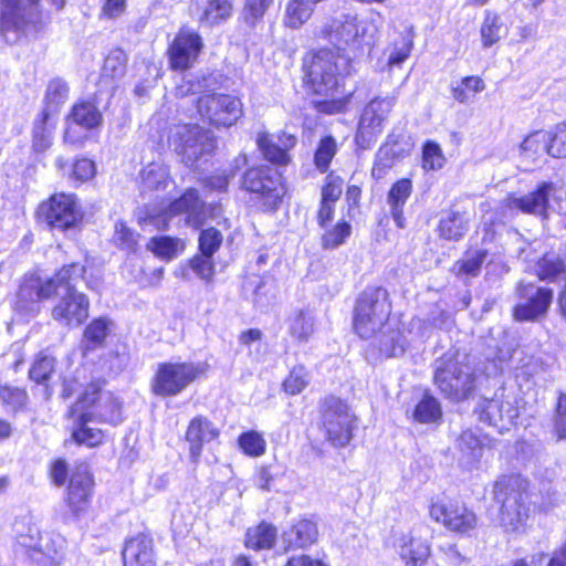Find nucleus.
<instances>
[{"mask_svg":"<svg viewBox=\"0 0 566 566\" xmlns=\"http://www.w3.org/2000/svg\"><path fill=\"white\" fill-rule=\"evenodd\" d=\"M85 268L78 263L63 266L56 272L55 285L59 286L60 296L53 306L51 316L61 326L76 328L88 317L90 301L87 296L75 289L76 282L84 279Z\"/></svg>","mask_w":566,"mask_h":566,"instance_id":"f257e3e1","label":"nucleus"},{"mask_svg":"<svg viewBox=\"0 0 566 566\" xmlns=\"http://www.w3.org/2000/svg\"><path fill=\"white\" fill-rule=\"evenodd\" d=\"M349 59L338 51L323 48L303 59L304 78L314 94L334 97L343 75L349 74Z\"/></svg>","mask_w":566,"mask_h":566,"instance_id":"f03ea898","label":"nucleus"},{"mask_svg":"<svg viewBox=\"0 0 566 566\" xmlns=\"http://www.w3.org/2000/svg\"><path fill=\"white\" fill-rule=\"evenodd\" d=\"M377 31L374 17L358 21L356 17L342 15L321 25L316 36L328 41L340 52L346 48L359 50L363 45H371Z\"/></svg>","mask_w":566,"mask_h":566,"instance_id":"7ed1b4c3","label":"nucleus"},{"mask_svg":"<svg viewBox=\"0 0 566 566\" xmlns=\"http://www.w3.org/2000/svg\"><path fill=\"white\" fill-rule=\"evenodd\" d=\"M390 315L388 292L382 287H368L357 298L354 329L361 338L378 335Z\"/></svg>","mask_w":566,"mask_h":566,"instance_id":"20e7f679","label":"nucleus"},{"mask_svg":"<svg viewBox=\"0 0 566 566\" xmlns=\"http://www.w3.org/2000/svg\"><path fill=\"white\" fill-rule=\"evenodd\" d=\"M43 22L39 0H1L0 32L9 43L35 32Z\"/></svg>","mask_w":566,"mask_h":566,"instance_id":"39448f33","label":"nucleus"},{"mask_svg":"<svg viewBox=\"0 0 566 566\" xmlns=\"http://www.w3.org/2000/svg\"><path fill=\"white\" fill-rule=\"evenodd\" d=\"M433 379L441 394L454 401L467 399L475 388L473 367L451 357L436 363Z\"/></svg>","mask_w":566,"mask_h":566,"instance_id":"423d86ee","label":"nucleus"},{"mask_svg":"<svg viewBox=\"0 0 566 566\" xmlns=\"http://www.w3.org/2000/svg\"><path fill=\"white\" fill-rule=\"evenodd\" d=\"M208 369L206 363L168 361L158 365L151 382L154 394L176 396L196 379L202 377Z\"/></svg>","mask_w":566,"mask_h":566,"instance_id":"0eeeda50","label":"nucleus"},{"mask_svg":"<svg viewBox=\"0 0 566 566\" xmlns=\"http://www.w3.org/2000/svg\"><path fill=\"white\" fill-rule=\"evenodd\" d=\"M505 205L524 213L542 216L547 219L551 212L566 217V190L551 182H543L535 191L523 197H509Z\"/></svg>","mask_w":566,"mask_h":566,"instance_id":"6e6552de","label":"nucleus"},{"mask_svg":"<svg viewBox=\"0 0 566 566\" xmlns=\"http://www.w3.org/2000/svg\"><path fill=\"white\" fill-rule=\"evenodd\" d=\"M357 418L348 405L335 397L325 399L322 411V429L335 447H345L353 437Z\"/></svg>","mask_w":566,"mask_h":566,"instance_id":"1a4fd4ad","label":"nucleus"},{"mask_svg":"<svg viewBox=\"0 0 566 566\" xmlns=\"http://www.w3.org/2000/svg\"><path fill=\"white\" fill-rule=\"evenodd\" d=\"M395 103L394 96L375 97L365 106L355 136L358 147L368 149L377 142Z\"/></svg>","mask_w":566,"mask_h":566,"instance_id":"9d476101","label":"nucleus"},{"mask_svg":"<svg viewBox=\"0 0 566 566\" xmlns=\"http://www.w3.org/2000/svg\"><path fill=\"white\" fill-rule=\"evenodd\" d=\"M197 111L209 124L230 127L242 116V104L232 95L205 94L197 101Z\"/></svg>","mask_w":566,"mask_h":566,"instance_id":"9b49d317","label":"nucleus"},{"mask_svg":"<svg viewBox=\"0 0 566 566\" xmlns=\"http://www.w3.org/2000/svg\"><path fill=\"white\" fill-rule=\"evenodd\" d=\"M175 150L187 165H193L201 156L214 148V140L209 132L198 125H182L174 134Z\"/></svg>","mask_w":566,"mask_h":566,"instance_id":"f8f14e48","label":"nucleus"},{"mask_svg":"<svg viewBox=\"0 0 566 566\" xmlns=\"http://www.w3.org/2000/svg\"><path fill=\"white\" fill-rule=\"evenodd\" d=\"M243 186L248 191L259 195L268 209H275L285 193L282 176L269 167L249 169Z\"/></svg>","mask_w":566,"mask_h":566,"instance_id":"ddd939ff","label":"nucleus"},{"mask_svg":"<svg viewBox=\"0 0 566 566\" xmlns=\"http://www.w3.org/2000/svg\"><path fill=\"white\" fill-rule=\"evenodd\" d=\"M515 484H517V479L509 478L495 485V496L502 502L500 520L506 531H517L527 518L528 513L524 503V494L512 489Z\"/></svg>","mask_w":566,"mask_h":566,"instance_id":"4468645a","label":"nucleus"},{"mask_svg":"<svg viewBox=\"0 0 566 566\" xmlns=\"http://www.w3.org/2000/svg\"><path fill=\"white\" fill-rule=\"evenodd\" d=\"M203 203L198 197L195 189H188L179 199L160 208V210L149 211L148 219L156 226L166 228L168 220L178 214L187 216V223L193 228H198L203 222L202 217Z\"/></svg>","mask_w":566,"mask_h":566,"instance_id":"2eb2a0df","label":"nucleus"},{"mask_svg":"<svg viewBox=\"0 0 566 566\" xmlns=\"http://www.w3.org/2000/svg\"><path fill=\"white\" fill-rule=\"evenodd\" d=\"M201 35L190 29L182 28L168 49L169 65L175 71L191 69L203 50Z\"/></svg>","mask_w":566,"mask_h":566,"instance_id":"dca6fc26","label":"nucleus"},{"mask_svg":"<svg viewBox=\"0 0 566 566\" xmlns=\"http://www.w3.org/2000/svg\"><path fill=\"white\" fill-rule=\"evenodd\" d=\"M101 420L118 423L122 420V402L111 391H102L97 382L90 384L76 401Z\"/></svg>","mask_w":566,"mask_h":566,"instance_id":"f3484780","label":"nucleus"},{"mask_svg":"<svg viewBox=\"0 0 566 566\" xmlns=\"http://www.w3.org/2000/svg\"><path fill=\"white\" fill-rule=\"evenodd\" d=\"M49 226L60 230L74 228L82 219L76 198L71 193H55L41 206Z\"/></svg>","mask_w":566,"mask_h":566,"instance_id":"a211bd4d","label":"nucleus"},{"mask_svg":"<svg viewBox=\"0 0 566 566\" xmlns=\"http://www.w3.org/2000/svg\"><path fill=\"white\" fill-rule=\"evenodd\" d=\"M429 515L453 533L467 534L478 525L475 514L457 503L434 502L430 506Z\"/></svg>","mask_w":566,"mask_h":566,"instance_id":"6ab92c4d","label":"nucleus"},{"mask_svg":"<svg viewBox=\"0 0 566 566\" xmlns=\"http://www.w3.org/2000/svg\"><path fill=\"white\" fill-rule=\"evenodd\" d=\"M520 302L514 307V317L517 321H534L543 316L553 300V292L546 287L533 284L518 287Z\"/></svg>","mask_w":566,"mask_h":566,"instance_id":"aec40b11","label":"nucleus"},{"mask_svg":"<svg viewBox=\"0 0 566 566\" xmlns=\"http://www.w3.org/2000/svg\"><path fill=\"white\" fill-rule=\"evenodd\" d=\"M479 413L482 421L496 427L502 432L509 430L514 423L518 417V409L513 397L502 395L483 400Z\"/></svg>","mask_w":566,"mask_h":566,"instance_id":"412c9836","label":"nucleus"},{"mask_svg":"<svg viewBox=\"0 0 566 566\" xmlns=\"http://www.w3.org/2000/svg\"><path fill=\"white\" fill-rule=\"evenodd\" d=\"M72 420L71 438L77 444L94 448L104 440V432L94 426L95 417L81 403H75L67 413Z\"/></svg>","mask_w":566,"mask_h":566,"instance_id":"4be33fe9","label":"nucleus"},{"mask_svg":"<svg viewBox=\"0 0 566 566\" xmlns=\"http://www.w3.org/2000/svg\"><path fill=\"white\" fill-rule=\"evenodd\" d=\"M392 546L406 566H420L430 555V544L417 528L395 534Z\"/></svg>","mask_w":566,"mask_h":566,"instance_id":"5701e85b","label":"nucleus"},{"mask_svg":"<svg viewBox=\"0 0 566 566\" xmlns=\"http://www.w3.org/2000/svg\"><path fill=\"white\" fill-rule=\"evenodd\" d=\"M93 486L94 481L88 465L86 463L77 464L71 475L66 499L67 505L74 514L78 515L87 509Z\"/></svg>","mask_w":566,"mask_h":566,"instance_id":"b1692460","label":"nucleus"},{"mask_svg":"<svg viewBox=\"0 0 566 566\" xmlns=\"http://www.w3.org/2000/svg\"><path fill=\"white\" fill-rule=\"evenodd\" d=\"M55 282L56 274L46 281H42L40 277L25 279L18 292L17 307L22 311H32L39 301L50 298L59 293L60 285H55Z\"/></svg>","mask_w":566,"mask_h":566,"instance_id":"393cba45","label":"nucleus"},{"mask_svg":"<svg viewBox=\"0 0 566 566\" xmlns=\"http://www.w3.org/2000/svg\"><path fill=\"white\" fill-rule=\"evenodd\" d=\"M232 0H191L190 15L200 24L218 25L232 15Z\"/></svg>","mask_w":566,"mask_h":566,"instance_id":"a878e982","label":"nucleus"},{"mask_svg":"<svg viewBox=\"0 0 566 566\" xmlns=\"http://www.w3.org/2000/svg\"><path fill=\"white\" fill-rule=\"evenodd\" d=\"M66 542L56 534L44 533L29 557L42 566H61L65 559Z\"/></svg>","mask_w":566,"mask_h":566,"instance_id":"bb28decb","label":"nucleus"},{"mask_svg":"<svg viewBox=\"0 0 566 566\" xmlns=\"http://www.w3.org/2000/svg\"><path fill=\"white\" fill-rule=\"evenodd\" d=\"M57 124L55 106H44L35 117L32 128V148L36 153H45L53 145L54 132Z\"/></svg>","mask_w":566,"mask_h":566,"instance_id":"cd10ccee","label":"nucleus"},{"mask_svg":"<svg viewBox=\"0 0 566 566\" xmlns=\"http://www.w3.org/2000/svg\"><path fill=\"white\" fill-rule=\"evenodd\" d=\"M219 437V430L205 417H196L188 426L186 440L189 442L190 458L198 462L206 443Z\"/></svg>","mask_w":566,"mask_h":566,"instance_id":"c85d7f7f","label":"nucleus"},{"mask_svg":"<svg viewBox=\"0 0 566 566\" xmlns=\"http://www.w3.org/2000/svg\"><path fill=\"white\" fill-rule=\"evenodd\" d=\"M124 566H156L153 541L138 535L126 542L123 551Z\"/></svg>","mask_w":566,"mask_h":566,"instance_id":"c756f323","label":"nucleus"},{"mask_svg":"<svg viewBox=\"0 0 566 566\" xmlns=\"http://www.w3.org/2000/svg\"><path fill=\"white\" fill-rule=\"evenodd\" d=\"M318 535L317 526L310 520L296 522L289 531L282 535L284 552L294 548H304L313 544Z\"/></svg>","mask_w":566,"mask_h":566,"instance_id":"7c9ffc66","label":"nucleus"},{"mask_svg":"<svg viewBox=\"0 0 566 566\" xmlns=\"http://www.w3.org/2000/svg\"><path fill=\"white\" fill-rule=\"evenodd\" d=\"M412 191L411 180L402 178L396 181L387 196V202L390 207V213L398 228H405L403 206Z\"/></svg>","mask_w":566,"mask_h":566,"instance_id":"2f4dec72","label":"nucleus"},{"mask_svg":"<svg viewBox=\"0 0 566 566\" xmlns=\"http://www.w3.org/2000/svg\"><path fill=\"white\" fill-rule=\"evenodd\" d=\"M172 185L169 170L163 163H150L140 171V189L144 192L158 191Z\"/></svg>","mask_w":566,"mask_h":566,"instance_id":"473e14b6","label":"nucleus"},{"mask_svg":"<svg viewBox=\"0 0 566 566\" xmlns=\"http://www.w3.org/2000/svg\"><path fill=\"white\" fill-rule=\"evenodd\" d=\"M469 230V218L464 212L446 211L439 221V235L447 240H460Z\"/></svg>","mask_w":566,"mask_h":566,"instance_id":"72a5a7b5","label":"nucleus"},{"mask_svg":"<svg viewBox=\"0 0 566 566\" xmlns=\"http://www.w3.org/2000/svg\"><path fill=\"white\" fill-rule=\"evenodd\" d=\"M552 133L536 130L526 136L520 145L521 155L527 159L535 160L545 154L552 156Z\"/></svg>","mask_w":566,"mask_h":566,"instance_id":"f704fd0d","label":"nucleus"},{"mask_svg":"<svg viewBox=\"0 0 566 566\" xmlns=\"http://www.w3.org/2000/svg\"><path fill=\"white\" fill-rule=\"evenodd\" d=\"M289 334L297 342H307L315 332V317L308 310H298L287 318Z\"/></svg>","mask_w":566,"mask_h":566,"instance_id":"c9c22d12","label":"nucleus"},{"mask_svg":"<svg viewBox=\"0 0 566 566\" xmlns=\"http://www.w3.org/2000/svg\"><path fill=\"white\" fill-rule=\"evenodd\" d=\"M313 2L310 0H289L283 15V24L289 29H300L314 12Z\"/></svg>","mask_w":566,"mask_h":566,"instance_id":"e433bc0d","label":"nucleus"},{"mask_svg":"<svg viewBox=\"0 0 566 566\" xmlns=\"http://www.w3.org/2000/svg\"><path fill=\"white\" fill-rule=\"evenodd\" d=\"M485 82L480 76H464L451 84V95L460 104L472 103L475 96L485 90Z\"/></svg>","mask_w":566,"mask_h":566,"instance_id":"4c0bfd02","label":"nucleus"},{"mask_svg":"<svg viewBox=\"0 0 566 566\" xmlns=\"http://www.w3.org/2000/svg\"><path fill=\"white\" fill-rule=\"evenodd\" d=\"M147 249L164 260H171L185 250V242L179 238L154 237L147 243Z\"/></svg>","mask_w":566,"mask_h":566,"instance_id":"58836bf2","label":"nucleus"},{"mask_svg":"<svg viewBox=\"0 0 566 566\" xmlns=\"http://www.w3.org/2000/svg\"><path fill=\"white\" fill-rule=\"evenodd\" d=\"M70 117L81 127L86 129L97 128L102 122L103 116L98 108L91 102H81L73 106Z\"/></svg>","mask_w":566,"mask_h":566,"instance_id":"ea45409f","label":"nucleus"},{"mask_svg":"<svg viewBox=\"0 0 566 566\" xmlns=\"http://www.w3.org/2000/svg\"><path fill=\"white\" fill-rule=\"evenodd\" d=\"M55 166L63 175L69 174L73 179L81 182L90 180L96 174L94 161L87 158L75 160L70 168L67 161L63 157H59L55 160Z\"/></svg>","mask_w":566,"mask_h":566,"instance_id":"a19ab883","label":"nucleus"},{"mask_svg":"<svg viewBox=\"0 0 566 566\" xmlns=\"http://www.w3.org/2000/svg\"><path fill=\"white\" fill-rule=\"evenodd\" d=\"M275 539V527L266 523H261L248 530L245 544L253 549H268L273 546Z\"/></svg>","mask_w":566,"mask_h":566,"instance_id":"79ce46f5","label":"nucleus"},{"mask_svg":"<svg viewBox=\"0 0 566 566\" xmlns=\"http://www.w3.org/2000/svg\"><path fill=\"white\" fill-rule=\"evenodd\" d=\"M14 534L18 545L21 546L29 555L44 533H41L39 526L35 523L22 520L15 522Z\"/></svg>","mask_w":566,"mask_h":566,"instance_id":"37998d69","label":"nucleus"},{"mask_svg":"<svg viewBox=\"0 0 566 566\" xmlns=\"http://www.w3.org/2000/svg\"><path fill=\"white\" fill-rule=\"evenodd\" d=\"M566 264L556 253L549 252L543 255L535 265V273L541 280H549L564 273Z\"/></svg>","mask_w":566,"mask_h":566,"instance_id":"c03bdc74","label":"nucleus"},{"mask_svg":"<svg viewBox=\"0 0 566 566\" xmlns=\"http://www.w3.org/2000/svg\"><path fill=\"white\" fill-rule=\"evenodd\" d=\"M442 416L440 402L430 395H424L417 403L413 411V419L421 423H430L439 420Z\"/></svg>","mask_w":566,"mask_h":566,"instance_id":"a18cd8bd","label":"nucleus"},{"mask_svg":"<svg viewBox=\"0 0 566 566\" xmlns=\"http://www.w3.org/2000/svg\"><path fill=\"white\" fill-rule=\"evenodd\" d=\"M484 447V440L473 431L465 430L461 433L459 439V449L468 462H475L479 460L483 454Z\"/></svg>","mask_w":566,"mask_h":566,"instance_id":"49530a36","label":"nucleus"},{"mask_svg":"<svg viewBox=\"0 0 566 566\" xmlns=\"http://www.w3.org/2000/svg\"><path fill=\"white\" fill-rule=\"evenodd\" d=\"M321 244L326 250L336 249L344 244L352 233V226L347 221H338L335 226L324 228Z\"/></svg>","mask_w":566,"mask_h":566,"instance_id":"de8ad7c7","label":"nucleus"},{"mask_svg":"<svg viewBox=\"0 0 566 566\" xmlns=\"http://www.w3.org/2000/svg\"><path fill=\"white\" fill-rule=\"evenodd\" d=\"M398 153L396 151L394 145H390L389 140L386 142L376 154V159L371 171L373 177L376 179H381L386 175L387 170L395 165Z\"/></svg>","mask_w":566,"mask_h":566,"instance_id":"09e8293b","label":"nucleus"},{"mask_svg":"<svg viewBox=\"0 0 566 566\" xmlns=\"http://www.w3.org/2000/svg\"><path fill=\"white\" fill-rule=\"evenodd\" d=\"M127 57L122 50L112 51L105 59L102 69V77L117 80L126 72Z\"/></svg>","mask_w":566,"mask_h":566,"instance_id":"8fccbe9b","label":"nucleus"},{"mask_svg":"<svg viewBox=\"0 0 566 566\" xmlns=\"http://www.w3.org/2000/svg\"><path fill=\"white\" fill-rule=\"evenodd\" d=\"M505 33V28L500 18L495 14H488L481 27V39L483 48H491Z\"/></svg>","mask_w":566,"mask_h":566,"instance_id":"3c124183","label":"nucleus"},{"mask_svg":"<svg viewBox=\"0 0 566 566\" xmlns=\"http://www.w3.org/2000/svg\"><path fill=\"white\" fill-rule=\"evenodd\" d=\"M256 144L266 160L279 165H286L289 163L290 157L286 150L273 144L268 134L259 133Z\"/></svg>","mask_w":566,"mask_h":566,"instance_id":"603ef678","label":"nucleus"},{"mask_svg":"<svg viewBox=\"0 0 566 566\" xmlns=\"http://www.w3.org/2000/svg\"><path fill=\"white\" fill-rule=\"evenodd\" d=\"M336 153L337 144L335 138L332 136H326L322 138L314 156V163L316 168L321 172H325L328 169L329 164L334 156L336 155Z\"/></svg>","mask_w":566,"mask_h":566,"instance_id":"864d4df0","label":"nucleus"},{"mask_svg":"<svg viewBox=\"0 0 566 566\" xmlns=\"http://www.w3.org/2000/svg\"><path fill=\"white\" fill-rule=\"evenodd\" d=\"M54 368L55 359L40 354L29 370V377L38 384H45L54 373Z\"/></svg>","mask_w":566,"mask_h":566,"instance_id":"5fc2aeb1","label":"nucleus"},{"mask_svg":"<svg viewBox=\"0 0 566 566\" xmlns=\"http://www.w3.org/2000/svg\"><path fill=\"white\" fill-rule=\"evenodd\" d=\"M0 399L13 411H19L27 405L28 394L23 388L4 384L0 385Z\"/></svg>","mask_w":566,"mask_h":566,"instance_id":"6e6d98bb","label":"nucleus"},{"mask_svg":"<svg viewBox=\"0 0 566 566\" xmlns=\"http://www.w3.org/2000/svg\"><path fill=\"white\" fill-rule=\"evenodd\" d=\"M139 234L128 228L124 222H116L113 242L115 245L127 252H134L138 244Z\"/></svg>","mask_w":566,"mask_h":566,"instance_id":"4d7b16f0","label":"nucleus"},{"mask_svg":"<svg viewBox=\"0 0 566 566\" xmlns=\"http://www.w3.org/2000/svg\"><path fill=\"white\" fill-rule=\"evenodd\" d=\"M239 446L250 457H260L264 454L266 449L265 440L256 431L242 433L239 438Z\"/></svg>","mask_w":566,"mask_h":566,"instance_id":"13d9d810","label":"nucleus"},{"mask_svg":"<svg viewBox=\"0 0 566 566\" xmlns=\"http://www.w3.org/2000/svg\"><path fill=\"white\" fill-rule=\"evenodd\" d=\"M310 382L308 373L304 366H295L283 382V388L289 395L300 394Z\"/></svg>","mask_w":566,"mask_h":566,"instance_id":"bf43d9fd","label":"nucleus"},{"mask_svg":"<svg viewBox=\"0 0 566 566\" xmlns=\"http://www.w3.org/2000/svg\"><path fill=\"white\" fill-rule=\"evenodd\" d=\"M446 158L441 147L434 142H428L422 149V167L424 170H438L443 167Z\"/></svg>","mask_w":566,"mask_h":566,"instance_id":"052dcab7","label":"nucleus"},{"mask_svg":"<svg viewBox=\"0 0 566 566\" xmlns=\"http://www.w3.org/2000/svg\"><path fill=\"white\" fill-rule=\"evenodd\" d=\"M109 322L105 318L92 321L84 331V340L92 347L99 346L107 336Z\"/></svg>","mask_w":566,"mask_h":566,"instance_id":"680f3d73","label":"nucleus"},{"mask_svg":"<svg viewBox=\"0 0 566 566\" xmlns=\"http://www.w3.org/2000/svg\"><path fill=\"white\" fill-rule=\"evenodd\" d=\"M223 237L221 232L214 228H208L200 233L199 248L201 253L211 258L214 252L220 248Z\"/></svg>","mask_w":566,"mask_h":566,"instance_id":"e2e57ef3","label":"nucleus"},{"mask_svg":"<svg viewBox=\"0 0 566 566\" xmlns=\"http://www.w3.org/2000/svg\"><path fill=\"white\" fill-rule=\"evenodd\" d=\"M343 186L344 180L340 177L329 174L322 188L321 201L336 205L343 193Z\"/></svg>","mask_w":566,"mask_h":566,"instance_id":"0e129e2a","label":"nucleus"},{"mask_svg":"<svg viewBox=\"0 0 566 566\" xmlns=\"http://www.w3.org/2000/svg\"><path fill=\"white\" fill-rule=\"evenodd\" d=\"M273 3V0H245L243 14L244 19L254 24L260 21L270 6Z\"/></svg>","mask_w":566,"mask_h":566,"instance_id":"69168bd1","label":"nucleus"},{"mask_svg":"<svg viewBox=\"0 0 566 566\" xmlns=\"http://www.w3.org/2000/svg\"><path fill=\"white\" fill-rule=\"evenodd\" d=\"M485 259L486 252L484 250L469 251L461 261L460 270L467 274L476 275Z\"/></svg>","mask_w":566,"mask_h":566,"instance_id":"338daca9","label":"nucleus"},{"mask_svg":"<svg viewBox=\"0 0 566 566\" xmlns=\"http://www.w3.org/2000/svg\"><path fill=\"white\" fill-rule=\"evenodd\" d=\"M84 127H81L80 124H76L70 116L66 122V128L64 132V143L71 144L73 146H82L84 142L87 139V132Z\"/></svg>","mask_w":566,"mask_h":566,"instance_id":"774afa93","label":"nucleus"}]
</instances>
